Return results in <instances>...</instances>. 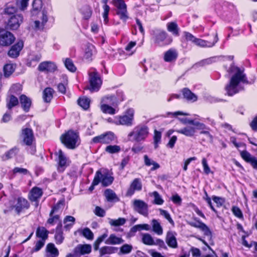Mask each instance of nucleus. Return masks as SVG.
<instances>
[{
	"label": "nucleus",
	"mask_w": 257,
	"mask_h": 257,
	"mask_svg": "<svg viewBox=\"0 0 257 257\" xmlns=\"http://www.w3.org/2000/svg\"><path fill=\"white\" fill-rule=\"evenodd\" d=\"M231 71L234 72L235 74L231 77L229 84L225 87L228 95L230 96L238 92L237 86L239 82L248 83L243 70H240L238 67H232Z\"/></svg>",
	"instance_id": "f257e3e1"
},
{
	"label": "nucleus",
	"mask_w": 257,
	"mask_h": 257,
	"mask_svg": "<svg viewBox=\"0 0 257 257\" xmlns=\"http://www.w3.org/2000/svg\"><path fill=\"white\" fill-rule=\"evenodd\" d=\"M60 140L67 148L74 149L79 144V138L77 133L69 130L61 136Z\"/></svg>",
	"instance_id": "f03ea898"
},
{
	"label": "nucleus",
	"mask_w": 257,
	"mask_h": 257,
	"mask_svg": "<svg viewBox=\"0 0 257 257\" xmlns=\"http://www.w3.org/2000/svg\"><path fill=\"white\" fill-rule=\"evenodd\" d=\"M148 135V128L146 126L139 125L134 128L128 137L131 141L140 142L144 140Z\"/></svg>",
	"instance_id": "7ed1b4c3"
},
{
	"label": "nucleus",
	"mask_w": 257,
	"mask_h": 257,
	"mask_svg": "<svg viewBox=\"0 0 257 257\" xmlns=\"http://www.w3.org/2000/svg\"><path fill=\"white\" fill-rule=\"evenodd\" d=\"M116 139L114 134L111 132L101 134L93 138L94 143L110 144Z\"/></svg>",
	"instance_id": "20e7f679"
},
{
	"label": "nucleus",
	"mask_w": 257,
	"mask_h": 257,
	"mask_svg": "<svg viewBox=\"0 0 257 257\" xmlns=\"http://www.w3.org/2000/svg\"><path fill=\"white\" fill-rule=\"evenodd\" d=\"M89 81L90 87L89 88L91 92L97 91L102 84L101 80L96 72H92L89 73Z\"/></svg>",
	"instance_id": "39448f33"
},
{
	"label": "nucleus",
	"mask_w": 257,
	"mask_h": 257,
	"mask_svg": "<svg viewBox=\"0 0 257 257\" xmlns=\"http://www.w3.org/2000/svg\"><path fill=\"white\" fill-rule=\"evenodd\" d=\"M15 38L13 35L8 31L0 30V45L9 46L15 41Z\"/></svg>",
	"instance_id": "423d86ee"
},
{
	"label": "nucleus",
	"mask_w": 257,
	"mask_h": 257,
	"mask_svg": "<svg viewBox=\"0 0 257 257\" xmlns=\"http://www.w3.org/2000/svg\"><path fill=\"white\" fill-rule=\"evenodd\" d=\"M127 115L119 116L118 120L115 122L116 124L125 125L127 126L132 124L134 118V110L128 109L127 111Z\"/></svg>",
	"instance_id": "0eeeda50"
},
{
	"label": "nucleus",
	"mask_w": 257,
	"mask_h": 257,
	"mask_svg": "<svg viewBox=\"0 0 257 257\" xmlns=\"http://www.w3.org/2000/svg\"><path fill=\"white\" fill-rule=\"evenodd\" d=\"M23 18L21 15L11 16L8 22V27L12 30H17L22 23Z\"/></svg>",
	"instance_id": "6e6552de"
},
{
	"label": "nucleus",
	"mask_w": 257,
	"mask_h": 257,
	"mask_svg": "<svg viewBox=\"0 0 257 257\" xmlns=\"http://www.w3.org/2000/svg\"><path fill=\"white\" fill-rule=\"evenodd\" d=\"M134 209L145 216L148 215V205L141 200H135L133 203Z\"/></svg>",
	"instance_id": "1a4fd4ad"
},
{
	"label": "nucleus",
	"mask_w": 257,
	"mask_h": 257,
	"mask_svg": "<svg viewBox=\"0 0 257 257\" xmlns=\"http://www.w3.org/2000/svg\"><path fill=\"white\" fill-rule=\"evenodd\" d=\"M91 251L90 244H79L74 249L73 251L76 256L79 257L81 255L89 253Z\"/></svg>",
	"instance_id": "9d476101"
},
{
	"label": "nucleus",
	"mask_w": 257,
	"mask_h": 257,
	"mask_svg": "<svg viewBox=\"0 0 257 257\" xmlns=\"http://www.w3.org/2000/svg\"><path fill=\"white\" fill-rule=\"evenodd\" d=\"M22 137L26 145L30 146L32 145L34 140L33 131L30 128H25L22 130Z\"/></svg>",
	"instance_id": "9b49d317"
},
{
	"label": "nucleus",
	"mask_w": 257,
	"mask_h": 257,
	"mask_svg": "<svg viewBox=\"0 0 257 257\" xmlns=\"http://www.w3.org/2000/svg\"><path fill=\"white\" fill-rule=\"evenodd\" d=\"M42 194V190L37 187H34L30 191L29 198L31 201L35 202V205L36 207L38 206L37 200L41 197Z\"/></svg>",
	"instance_id": "f8f14e48"
},
{
	"label": "nucleus",
	"mask_w": 257,
	"mask_h": 257,
	"mask_svg": "<svg viewBox=\"0 0 257 257\" xmlns=\"http://www.w3.org/2000/svg\"><path fill=\"white\" fill-rule=\"evenodd\" d=\"M142 185L141 180L139 178H136L131 183L128 188L126 195L128 196L132 195L135 191H140L142 189Z\"/></svg>",
	"instance_id": "ddd939ff"
},
{
	"label": "nucleus",
	"mask_w": 257,
	"mask_h": 257,
	"mask_svg": "<svg viewBox=\"0 0 257 257\" xmlns=\"http://www.w3.org/2000/svg\"><path fill=\"white\" fill-rule=\"evenodd\" d=\"M23 46V42L22 41H19L16 44L11 47V49L8 52L9 56L12 58L18 57Z\"/></svg>",
	"instance_id": "4468645a"
},
{
	"label": "nucleus",
	"mask_w": 257,
	"mask_h": 257,
	"mask_svg": "<svg viewBox=\"0 0 257 257\" xmlns=\"http://www.w3.org/2000/svg\"><path fill=\"white\" fill-rule=\"evenodd\" d=\"M166 242L169 246L172 248H177L178 246L175 233L171 231H169L167 233Z\"/></svg>",
	"instance_id": "2eb2a0df"
},
{
	"label": "nucleus",
	"mask_w": 257,
	"mask_h": 257,
	"mask_svg": "<svg viewBox=\"0 0 257 257\" xmlns=\"http://www.w3.org/2000/svg\"><path fill=\"white\" fill-rule=\"evenodd\" d=\"M38 69L40 71L53 72L56 69V66L53 62L46 61L39 64Z\"/></svg>",
	"instance_id": "dca6fc26"
},
{
	"label": "nucleus",
	"mask_w": 257,
	"mask_h": 257,
	"mask_svg": "<svg viewBox=\"0 0 257 257\" xmlns=\"http://www.w3.org/2000/svg\"><path fill=\"white\" fill-rule=\"evenodd\" d=\"M153 35L155 42L158 44L163 42L166 39L167 35L166 32L160 30L153 31Z\"/></svg>",
	"instance_id": "f3484780"
},
{
	"label": "nucleus",
	"mask_w": 257,
	"mask_h": 257,
	"mask_svg": "<svg viewBox=\"0 0 257 257\" xmlns=\"http://www.w3.org/2000/svg\"><path fill=\"white\" fill-rule=\"evenodd\" d=\"M20 101L23 110L26 112H28L32 104L31 99L26 95L23 94L20 97Z\"/></svg>",
	"instance_id": "a211bd4d"
},
{
	"label": "nucleus",
	"mask_w": 257,
	"mask_h": 257,
	"mask_svg": "<svg viewBox=\"0 0 257 257\" xmlns=\"http://www.w3.org/2000/svg\"><path fill=\"white\" fill-rule=\"evenodd\" d=\"M124 240L120 237L116 236L115 234H111L105 240V243L107 244L117 245L123 243Z\"/></svg>",
	"instance_id": "6ab92c4d"
},
{
	"label": "nucleus",
	"mask_w": 257,
	"mask_h": 257,
	"mask_svg": "<svg viewBox=\"0 0 257 257\" xmlns=\"http://www.w3.org/2000/svg\"><path fill=\"white\" fill-rule=\"evenodd\" d=\"M29 206L28 201L24 198H19L18 202L15 206V210L18 214H19L23 209H27Z\"/></svg>",
	"instance_id": "aec40b11"
},
{
	"label": "nucleus",
	"mask_w": 257,
	"mask_h": 257,
	"mask_svg": "<svg viewBox=\"0 0 257 257\" xmlns=\"http://www.w3.org/2000/svg\"><path fill=\"white\" fill-rule=\"evenodd\" d=\"M101 171V177H100V182L102 186L106 187L111 184L113 181V177L110 176L107 172H102Z\"/></svg>",
	"instance_id": "412c9836"
},
{
	"label": "nucleus",
	"mask_w": 257,
	"mask_h": 257,
	"mask_svg": "<svg viewBox=\"0 0 257 257\" xmlns=\"http://www.w3.org/2000/svg\"><path fill=\"white\" fill-rule=\"evenodd\" d=\"M59 251L53 243H49L46 247V257H57Z\"/></svg>",
	"instance_id": "4be33fe9"
},
{
	"label": "nucleus",
	"mask_w": 257,
	"mask_h": 257,
	"mask_svg": "<svg viewBox=\"0 0 257 257\" xmlns=\"http://www.w3.org/2000/svg\"><path fill=\"white\" fill-rule=\"evenodd\" d=\"M218 41V37L217 35L216 34L215 40L213 42V43H209L208 42L197 38L195 42L194 43L195 45L197 46L201 47H212L215 45V44Z\"/></svg>",
	"instance_id": "5701e85b"
},
{
	"label": "nucleus",
	"mask_w": 257,
	"mask_h": 257,
	"mask_svg": "<svg viewBox=\"0 0 257 257\" xmlns=\"http://www.w3.org/2000/svg\"><path fill=\"white\" fill-rule=\"evenodd\" d=\"M176 132L187 137H192L195 133V128L192 126H188Z\"/></svg>",
	"instance_id": "b1692460"
},
{
	"label": "nucleus",
	"mask_w": 257,
	"mask_h": 257,
	"mask_svg": "<svg viewBox=\"0 0 257 257\" xmlns=\"http://www.w3.org/2000/svg\"><path fill=\"white\" fill-rule=\"evenodd\" d=\"M151 225L153 231L158 235H162L163 232V228L160 222L156 219H154L151 221Z\"/></svg>",
	"instance_id": "393cba45"
},
{
	"label": "nucleus",
	"mask_w": 257,
	"mask_h": 257,
	"mask_svg": "<svg viewBox=\"0 0 257 257\" xmlns=\"http://www.w3.org/2000/svg\"><path fill=\"white\" fill-rule=\"evenodd\" d=\"M117 248L114 246H104L99 249L100 256H102L105 254H110L114 253Z\"/></svg>",
	"instance_id": "a878e982"
},
{
	"label": "nucleus",
	"mask_w": 257,
	"mask_h": 257,
	"mask_svg": "<svg viewBox=\"0 0 257 257\" xmlns=\"http://www.w3.org/2000/svg\"><path fill=\"white\" fill-rule=\"evenodd\" d=\"M33 9L31 11L32 16L37 15L40 11L42 7V2L41 0H34L32 4Z\"/></svg>",
	"instance_id": "bb28decb"
},
{
	"label": "nucleus",
	"mask_w": 257,
	"mask_h": 257,
	"mask_svg": "<svg viewBox=\"0 0 257 257\" xmlns=\"http://www.w3.org/2000/svg\"><path fill=\"white\" fill-rule=\"evenodd\" d=\"M104 194L108 201H118L119 200L114 192L110 189H106L104 191Z\"/></svg>",
	"instance_id": "cd10ccee"
},
{
	"label": "nucleus",
	"mask_w": 257,
	"mask_h": 257,
	"mask_svg": "<svg viewBox=\"0 0 257 257\" xmlns=\"http://www.w3.org/2000/svg\"><path fill=\"white\" fill-rule=\"evenodd\" d=\"M54 90L50 87L45 88L43 91V98L45 102H50L53 98Z\"/></svg>",
	"instance_id": "c85d7f7f"
},
{
	"label": "nucleus",
	"mask_w": 257,
	"mask_h": 257,
	"mask_svg": "<svg viewBox=\"0 0 257 257\" xmlns=\"http://www.w3.org/2000/svg\"><path fill=\"white\" fill-rule=\"evenodd\" d=\"M191 225L192 226L201 229L202 231L204 232V234L206 235H211V231H210L208 227L204 223L199 222L197 223H192Z\"/></svg>",
	"instance_id": "c756f323"
},
{
	"label": "nucleus",
	"mask_w": 257,
	"mask_h": 257,
	"mask_svg": "<svg viewBox=\"0 0 257 257\" xmlns=\"http://www.w3.org/2000/svg\"><path fill=\"white\" fill-rule=\"evenodd\" d=\"M7 106L8 109H11L13 107L17 105L19 103L18 98L13 95H11L7 99Z\"/></svg>",
	"instance_id": "7c9ffc66"
},
{
	"label": "nucleus",
	"mask_w": 257,
	"mask_h": 257,
	"mask_svg": "<svg viewBox=\"0 0 257 257\" xmlns=\"http://www.w3.org/2000/svg\"><path fill=\"white\" fill-rule=\"evenodd\" d=\"M177 56L176 52L174 50H169L164 55V60L166 62H170L176 59Z\"/></svg>",
	"instance_id": "2f4dec72"
},
{
	"label": "nucleus",
	"mask_w": 257,
	"mask_h": 257,
	"mask_svg": "<svg viewBox=\"0 0 257 257\" xmlns=\"http://www.w3.org/2000/svg\"><path fill=\"white\" fill-rule=\"evenodd\" d=\"M145 164L147 166L153 165L151 168L152 171H154L160 168V165L157 163L150 159L147 155H145L144 157Z\"/></svg>",
	"instance_id": "473e14b6"
},
{
	"label": "nucleus",
	"mask_w": 257,
	"mask_h": 257,
	"mask_svg": "<svg viewBox=\"0 0 257 257\" xmlns=\"http://www.w3.org/2000/svg\"><path fill=\"white\" fill-rule=\"evenodd\" d=\"M133 248V247L131 244L127 243L124 244L119 247L118 254L122 255L129 254L132 252Z\"/></svg>",
	"instance_id": "72a5a7b5"
},
{
	"label": "nucleus",
	"mask_w": 257,
	"mask_h": 257,
	"mask_svg": "<svg viewBox=\"0 0 257 257\" xmlns=\"http://www.w3.org/2000/svg\"><path fill=\"white\" fill-rule=\"evenodd\" d=\"M48 231L45 228L38 227L36 231V235L39 238H41L42 240L45 241L48 237Z\"/></svg>",
	"instance_id": "f704fd0d"
},
{
	"label": "nucleus",
	"mask_w": 257,
	"mask_h": 257,
	"mask_svg": "<svg viewBox=\"0 0 257 257\" xmlns=\"http://www.w3.org/2000/svg\"><path fill=\"white\" fill-rule=\"evenodd\" d=\"M183 94L184 97L188 100L193 101L197 100V96L187 88H184L183 90Z\"/></svg>",
	"instance_id": "c9c22d12"
},
{
	"label": "nucleus",
	"mask_w": 257,
	"mask_h": 257,
	"mask_svg": "<svg viewBox=\"0 0 257 257\" xmlns=\"http://www.w3.org/2000/svg\"><path fill=\"white\" fill-rule=\"evenodd\" d=\"M142 242L146 245H152L155 243V240L149 233H144L142 235Z\"/></svg>",
	"instance_id": "e433bc0d"
},
{
	"label": "nucleus",
	"mask_w": 257,
	"mask_h": 257,
	"mask_svg": "<svg viewBox=\"0 0 257 257\" xmlns=\"http://www.w3.org/2000/svg\"><path fill=\"white\" fill-rule=\"evenodd\" d=\"M167 30L176 36L179 35V29L177 24L175 22L169 23L167 24Z\"/></svg>",
	"instance_id": "4c0bfd02"
},
{
	"label": "nucleus",
	"mask_w": 257,
	"mask_h": 257,
	"mask_svg": "<svg viewBox=\"0 0 257 257\" xmlns=\"http://www.w3.org/2000/svg\"><path fill=\"white\" fill-rule=\"evenodd\" d=\"M101 177V171H97L95 175L91 186L89 188V190L92 191L94 189L95 186L97 185L100 182V177Z\"/></svg>",
	"instance_id": "58836bf2"
},
{
	"label": "nucleus",
	"mask_w": 257,
	"mask_h": 257,
	"mask_svg": "<svg viewBox=\"0 0 257 257\" xmlns=\"http://www.w3.org/2000/svg\"><path fill=\"white\" fill-rule=\"evenodd\" d=\"M15 70V66L12 64H7L4 67V75L6 77L10 76Z\"/></svg>",
	"instance_id": "ea45409f"
},
{
	"label": "nucleus",
	"mask_w": 257,
	"mask_h": 257,
	"mask_svg": "<svg viewBox=\"0 0 257 257\" xmlns=\"http://www.w3.org/2000/svg\"><path fill=\"white\" fill-rule=\"evenodd\" d=\"M107 1L108 0H102V3L104 4V12L103 13V18L104 19V22L105 24H107L108 21V15L110 10L109 7L107 5Z\"/></svg>",
	"instance_id": "a19ab883"
},
{
	"label": "nucleus",
	"mask_w": 257,
	"mask_h": 257,
	"mask_svg": "<svg viewBox=\"0 0 257 257\" xmlns=\"http://www.w3.org/2000/svg\"><path fill=\"white\" fill-rule=\"evenodd\" d=\"M107 236L108 234L106 232L103 233L97 238V239L95 241L93 244L94 249L95 250H97L99 249V244L106 239Z\"/></svg>",
	"instance_id": "79ce46f5"
},
{
	"label": "nucleus",
	"mask_w": 257,
	"mask_h": 257,
	"mask_svg": "<svg viewBox=\"0 0 257 257\" xmlns=\"http://www.w3.org/2000/svg\"><path fill=\"white\" fill-rule=\"evenodd\" d=\"M78 104L84 109H87L89 107L90 100L85 97L80 98L78 100Z\"/></svg>",
	"instance_id": "37998d69"
},
{
	"label": "nucleus",
	"mask_w": 257,
	"mask_h": 257,
	"mask_svg": "<svg viewBox=\"0 0 257 257\" xmlns=\"http://www.w3.org/2000/svg\"><path fill=\"white\" fill-rule=\"evenodd\" d=\"M105 151L109 154L117 153L120 151V147L117 145H109L105 148Z\"/></svg>",
	"instance_id": "c03bdc74"
},
{
	"label": "nucleus",
	"mask_w": 257,
	"mask_h": 257,
	"mask_svg": "<svg viewBox=\"0 0 257 257\" xmlns=\"http://www.w3.org/2000/svg\"><path fill=\"white\" fill-rule=\"evenodd\" d=\"M126 222L124 218H119L117 219H110L109 223L111 226H118L123 225Z\"/></svg>",
	"instance_id": "a18cd8bd"
},
{
	"label": "nucleus",
	"mask_w": 257,
	"mask_h": 257,
	"mask_svg": "<svg viewBox=\"0 0 257 257\" xmlns=\"http://www.w3.org/2000/svg\"><path fill=\"white\" fill-rule=\"evenodd\" d=\"M59 154V164L61 167L65 166L66 164L67 159L64 156L62 150H59L58 152Z\"/></svg>",
	"instance_id": "49530a36"
},
{
	"label": "nucleus",
	"mask_w": 257,
	"mask_h": 257,
	"mask_svg": "<svg viewBox=\"0 0 257 257\" xmlns=\"http://www.w3.org/2000/svg\"><path fill=\"white\" fill-rule=\"evenodd\" d=\"M65 65L67 69L71 72H74L76 70V67L74 66L71 60L69 58L66 59Z\"/></svg>",
	"instance_id": "de8ad7c7"
},
{
	"label": "nucleus",
	"mask_w": 257,
	"mask_h": 257,
	"mask_svg": "<svg viewBox=\"0 0 257 257\" xmlns=\"http://www.w3.org/2000/svg\"><path fill=\"white\" fill-rule=\"evenodd\" d=\"M101 109L103 112L111 114H113L115 112V110L114 108L106 104L102 105L101 106Z\"/></svg>",
	"instance_id": "09e8293b"
},
{
	"label": "nucleus",
	"mask_w": 257,
	"mask_h": 257,
	"mask_svg": "<svg viewBox=\"0 0 257 257\" xmlns=\"http://www.w3.org/2000/svg\"><path fill=\"white\" fill-rule=\"evenodd\" d=\"M82 234L88 239L92 240L93 238V233L88 228H85L82 230Z\"/></svg>",
	"instance_id": "8fccbe9b"
},
{
	"label": "nucleus",
	"mask_w": 257,
	"mask_h": 257,
	"mask_svg": "<svg viewBox=\"0 0 257 257\" xmlns=\"http://www.w3.org/2000/svg\"><path fill=\"white\" fill-rule=\"evenodd\" d=\"M152 194L154 197V202L155 204L161 205L163 203L164 201L158 192L154 191L152 193Z\"/></svg>",
	"instance_id": "3c124183"
},
{
	"label": "nucleus",
	"mask_w": 257,
	"mask_h": 257,
	"mask_svg": "<svg viewBox=\"0 0 257 257\" xmlns=\"http://www.w3.org/2000/svg\"><path fill=\"white\" fill-rule=\"evenodd\" d=\"M94 50V47L92 45L88 46L87 48L85 50L84 57L86 59H90L92 54L93 51Z\"/></svg>",
	"instance_id": "603ef678"
},
{
	"label": "nucleus",
	"mask_w": 257,
	"mask_h": 257,
	"mask_svg": "<svg viewBox=\"0 0 257 257\" xmlns=\"http://www.w3.org/2000/svg\"><path fill=\"white\" fill-rule=\"evenodd\" d=\"M75 219L72 216H67L64 219V223L66 224L67 222H70L69 224L65 225V227L67 228L68 226H71L74 224Z\"/></svg>",
	"instance_id": "864d4df0"
},
{
	"label": "nucleus",
	"mask_w": 257,
	"mask_h": 257,
	"mask_svg": "<svg viewBox=\"0 0 257 257\" xmlns=\"http://www.w3.org/2000/svg\"><path fill=\"white\" fill-rule=\"evenodd\" d=\"M113 3L118 10L126 9V5L122 0H113Z\"/></svg>",
	"instance_id": "5fc2aeb1"
},
{
	"label": "nucleus",
	"mask_w": 257,
	"mask_h": 257,
	"mask_svg": "<svg viewBox=\"0 0 257 257\" xmlns=\"http://www.w3.org/2000/svg\"><path fill=\"white\" fill-rule=\"evenodd\" d=\"M241 156L245 161L249 163L254 158L252 157L251 155L245 151L241 152Z\"/></svg>",
	"instance_id": "6e6d98bb"
},
{
	"label": "nucleus",
	"mask_w": 257,
	"mask_h": 257,
	"mask_svg": "<svg viewBox=\"0 0 257 257\" xmlns=\"http://www.w3.org/2000/svg\"><path fill=\"white\" fill-rule=\"evenodd\" d=\"M160 214L162 215H163L166 219L168 220V221L172 224H174V221L173 219L171 218L169 213L166 210H163L162 209H159Z\"/></svg>",
	"instance_id": "4d7b16f0"
},
{
	"label": "nucleus",
	"mask_w": 257,
	"mask_h": 257,
	"mask_svg": "<svg viewBox=\"0 0 257 257\" xmlns=\"http://www.w3.org/2000/svg\"><path fill=\"white\" fill-rule=\"evenodd\" d=\"M67 85V80H66L64 83H60L57 86L58 91L62 94H65L66 91V86Z\"/></svg>",
	"instance_id": "13d9d810"
},
{
	"label": "nucleus",
	"mask_w": 257,
	"mask_h": 257,
	"mask_svg": "<svg viewBox=\"0 0 257 257\" xmlns=\"http://www.w3.org/2000/svg\"><path fill=\"white\" fill-rule=\"evenodd\" d=\"M161 139V133L155 130V135L154 137V143H155V148H157L158 147L157 144L160 142Z\"/></svg>",
	"instance_id": "bf43d9fd"
},
{
	"label": "nucleus",
	"mask_w": 257,
	"mask_h": 257,
	"mask_svg": "<svg viewBox=\"0 0 257 257\" xmlns=\"http://www.w3.org/2000/svg\"><path fill=\"white\" fill-rule=\"evenodd\" d=\"M55 238L57 243H61L62 242L63 237L62 236V232L60 230L57 229Z\"/></svg>",
	"instance_id": "052dcab7"
},
{
	"label": "nucleus",
	"mask_w": 257,
	"mask_h": 257,
	"mask_svg": "<svg viewBox=\"0 0 257 257\" xmlns=\"http://www.w3.org/2000/svg\"><path fill=\"white\" fill-rule=\"evenodd\" d=\"M202 164L204 169V173L208 175L211 172L210 169L207 164V160L205 158H203L202 160Z\"/></svg>",
	"instance_id": "680f3d73"
},
{
	"label": "nucleus",
	"mask_w": 257,
	"mask_h": 257,
	"mask_svg": "<svg viewBox=\"0 0 257 257\" xmlns=\"http://www.w3.org/2000/svg\"><path fill=\"white\" fill-rule=\"evenodd\" d=\"M232 211L233 213L234 214L235 216L238 218H242V214L240 210V209L236 207V206H233L232 208Z\"/></svg>",
	"instance_id": "e2e57ef3"
},
{
	"label": "nucleus",
	"mask_w": 257,
	"mask_h": 257,
	"mask_svg": "<svg viewBox=\"0 0 257 257\" xmlns=\"http://www.w3.org/2000/svg\"><path fill=\"white\" fill-rule=\"evenodd\" d=\"M117 14L119 15L120 18L124 21L126 20L127 18L126 9L118 10Z\"/></svg>",
	"instance_id": "0e129e2a"
},
{
	"label": "nucleus",
	"mask_w": 257,
	"mask_h": 257,
	"mask_svg": "<svg viewBox=\"0 0 257 257\" xmlns=\"http://www.w3.org/2000/svg\"><path fill=\"white\" fill-rule=\"evenodd\" d=\"M94 213L95 215L100 217H103L105 215V211L99 206H96L95 209Z\"/></svg>",
	"instance_id": "69168bd1"
},
{
	"label": "nucleus",
	"mask_w": 257,
	"mask_h": 257,
	"mask_svg": "<svg viewBox=\"0 0 257 257\" xmlns=\"http://www.w3.org/2000/svg\"><path fill=\"white\" fill-rule=\"evenodd\" d=\"M212 199L213 201L216 203L217 207L222 206L224 203V200L220 197L214 196L213 197Z\"/></svg>",
	"instance_id": "338daca9"
},
{
	"label": "nucleus",
	"mask_w": 257,
	"mask_h": 257,
	"mask_svg": "<svg viewBox=\"0 0 257 257\" xmlns=\"http://www.w3.org/2000/svg\"><path fill=\"white\" fill-rule=\"evenodd\" d=\"M16 9L15 7L13 6H8L5 9V13L8 15H12L16 13Z\"/></svg>",
	"instance_id": "774afa93"
}]
</instances>
